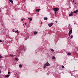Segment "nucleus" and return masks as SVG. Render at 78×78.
<instances>
[{"label":"nucleus","mask_w":78,"mask_h":78,"mask_svg":"<svg viewBox=\"0 0 78 78\" xmlns=\"http://www.w3.org/2000/svg\"><path fill=\"white\" fill-rule=\"evenodd\" d=\"M10 56H11L12 57V56H13V55H10Z\"/></svg>","instance_id":"obj_27"},{"label":"nucleus","mask_w":78,"mask_h":78,"mask_svg":"<svg viewBox=\"0 0 78 78\" xmlns=\"http://www.w3.org/2000/svg\"><path fill=\"white\" fill-rule=\"evenodd\" d=\"M72 37H73V35H72L71 36L70 39H72Z\"/></svg>","instance_id":"obj_19"},{"label":"nucleus","mask_w":78,"mask_h":78,"mask_svg":"<svg viewBox=\"0 0 78 78\" xmlns=\"http://www.w3.org/2000/svg\"><path fill=\"white\" fill-rule=\"evenodd\" d=\"M78 12V10H76L74 11L73 12L74 13H77V12Z\"/></svg>","instance_id":"obj_6"},{"label":"nucleus","mask_w":78,"mask_h":78,"mask_svg":"<svg viewBox=\"0 0 78 78\" xmlns=\"http://www.w3.org/2000/svg\"><path fill=\"white\" fill-rule=\"evenodd\" d=\"M57 12V11H55V14H56V12Z\"/></svg>","instance_id":"obj_23"},{"label":"nucleus","mask_w":78,"mask_h":78,"mask_svg":"<svg viewBox=\"0 0 78 78\" xmlns=\"http://www.w3.org/2000/svg\"><path fill=\"white\" fill-rule=\"evenodd\" d=\"M73 2H74V0H73Z\"/></svg>","instance_id":"obj_31"},{"label":"nucleus","mask_w":78,"mask_h":78,"mask_svg":"<svg viewBox=\"0 0 78 78\" xmlns=\"http://www.w3.org/2000/svg\"><path fill=\"white\" fill-rule=\"evenodd\" d=\"M10 73V72H8V74H9V73Z\"/></svg>","instance_id":"obj_24"},{"label":"nucleus","mask_w":78,"mask_h":78,"mask_svg":"<svg viewBox=\"0 0 78 78\" xmlns=\"http://www.w3.org/2000/svg\"><path fill=\"white\" fill-rule=\"evenodd\" d=\"M12 31H13V32H16V30H14V29H13V30H12Z\"/></svg>","instance_id":"obj_20"},{"label":"nucleus","mask_w":78,"mask_h":78,"mask_svg":"<svg viewBox=\"0 0 78 78\" xmlns=\"http://www.w3.org/2000/svg\"><path fill=\"white\" fill-rule=\"evenodd\" d=\"M72 30H71L69 31V36H70V34H72Z\"/></svg>","instance_id":"obj_3"},{"label":"nucleus","mask_w":78,"mask_h":78,"mask_svg":"<svg viewBox=\"0 0 78 78\" xmlns=\"http://www.w3.org/2000/svg\"><path fill=\"white\" fill-rule=\"evenodd\" d=\"M37 32H35L34 33V34H37Z\"/></svg>","instance_id":"obj_11"},{"label":"nucleus","mask_w":78,"mask_h":78,"mask_svg":"<svg viewBox=\"0 0 78 78\" xmlns=\"http://www.w3.org/2000/svg\"><path fill=\"white\" fill-rule=\"evenodd\" d=\"M51 51L53 52V51H54V50H53V49H51Z\"/></svg>","instance_id":"obj_21"},{"label":"nucleus","mask_w":78,"mask_h":78,"mask_svg":"<svg viewBox=\"0 0 78 78\" xmlns=\"http://www.w3.org/2000/svg\"><path fill=\"white\" fill-rule=\"evenodd\" d=\"M59 9L58 8H54L53 10L54 11H57L59 10Z\"/></svg>","instance_id":"obj_2"},{"label":"nucleus","mask_w":78,"mask_h":78,"mask_svg":"<svg viewBox=\"0 0 78 78\" xmlns=\"http://www.w3.org/2000/svg\"><path fill=\"white\" fill-rule=\"evenodd\" d=\"M55 59V57L53 56L52 57V59Z\"/></svg>","instance_id":"obj_17"},{"label":"nucleus","mask_w":78,"mask_h":78,"mask_svg":"<svg viewBox=\"0 0 78 78\" xmlns=\"http://www.w3.org/2000/svg\"><path fill=\"white\" fill-rule=\"evenodd\" d=\"M47 19H48V18L47 17H44V20H47Z\"/></svg>","instance_id":"obj_9"},{"label":"nucleus","mask_w":78,"mask_h":78,"mask_svg":"<svg viewBox=\"0 0 78 78\" xmlns=\"http://www.w3.org/2000/svg\"><path fill=\"white\" fill-rule=\"evenodd\" d=\"M10 1L11 2L10 3V2H9ZM13 3V1H12V0H10L9 1V3Z\"/></svg>","instance_id":"obj_7"},{"label":"nucleus","mask_w":78,"mask_h":78,"mask_svg":"<svg viewBox=\"0 0 78 78\" xmlns=\"http://www.w3.org/2000/svg\"><path fill=\"white\" fill-rule=\"evenodd\" d=\"M5 77H9V75H5Z\"/></svg>","instance_id":"obj_10"},{"label":"nucleus","mask_w":78,"mask_h":78,"mask_svg":"<svg viewBox=\"0 0 78 78\" xmlns=\"http://www.w3.org/2000/svg\"><path fill=\"white\" fill-rule=\"evenodd\" d=\"M26 40H27V38H26L25 39Z\"/></svg>","instance_id":"obj_32"},{"label":"nucleus","mask_w":78,"mask_h":78,"mask_svg":"<svg viewBox=\"0 0 78 78\" xmlns=\"http://www.w3.org/2000/svg\"><path fill=\"white\" fill-rule=\"evenodd\" d=\"M27 23H25V25H27Z\"/></svg>","instance_id":"obj_29"},{"label":"nucleus","mask_w":78,"mask_h":78,"mask_svg":"<svg viewBox=\"0 0 78 78\" xmlns=\"http://www.w3.org/2000/svg\"><path fill=\"white\" fill-rule=\"evenodd\" d=\"M53 25V23H49L48 24V26H49V27H51V26H52V25Z\"/></svg>","instance_id":"obj_4"},{"label":"nucleus","mask_w":78,"mask_h":78,"mask_svg":"<svg viewBox=\"0 0 78 78\" xmlns=\"http://www.w3.org/2000/svg\"><path fill=\"white\" fill-rule=\"evenodd\" d=\"M23 19H22L21 20V21H23Z\"/></svg>","instance_id":"obj_25"},{"label":"nucleus","mask_w":78,"mask_h":78,"mask_svg":"<svg viewBox=\"0 0 78 78\" xmlns=\"http://www.w3.org/2000/svg\"><path fill=\"white\" fill-rule=\"evenodd\" d=\"M15 59L16 60V61H19V59H18V58H15Z\"/></svg>","instance_id":"obj_15"},{"label":"nucleus","mask_w":78,"mask_h":78,"mask_svg":"<svg viewBox=\"0 0 78 78\" xmlns=\"http://www.w3.org/2000/svg\"><path fill=\"white\" fill-rule=\"evenodd\" d=\"M73 15V12H71L70 14H69V16H72Z\"/></svg>","instance_id":"obj_5"},{"label":"nucleus","mask_w":78,"mask_h":78,"mask_svg":"<svg viewBox=\"0 0 78 78\" xmlns=\"http://www.w3.org/2000/svg\"><path fill=\"white\" fill-rule=\"evenodd\" d=\"M28 19H29L30 21H31L32 20V18H28Z\"/></svg>","instance_id":"obj_14"},{"label":"nucleus","mask_w":78,"mask_h":78,"mask_svg":"<svg viewBox=\"0 0 78 78\" xmlns=\"http://www.w3.org/2000/svg\"><path fill=\"white\" fill-rule=\"evenodd\" d=\"M46 66H50V64H49L48 62H47L44 66V69L45 68Z\"/></svg>","instance_id":"obj_1"},{"label":"nucleus","mask_w":78,"mask_h":78,"mask_svg":"<svg viewBox=\"0 0 78 78\" xmlns=\"http://www.w3.org/2000/svg\"><path fill=\"white\" fill-rule=\"evenodd\" d=\"M24 46H22V48H24Z\"/></svg>","instance_id":"obj_28"},{"label":"nucleus","mask_w":78,"mask_h":78,"mask_svg":"<svg viewBox=\"0 0 78 78\" xmlns=\"http://www.w3.org/2000/svg\"><path fill=\"white\" fill-rule=\"evenodd\" d=\"M0 58H3V57L1 55H0Z\"/></svg>","instance_id":"obj_18"},{"label":"nucleus","mask_w":78,"mask_h":78,"mask_svg":"<svg viewBox=\"0 0 78 78\" xmlns=\"http://www.w3.org/2000/svg\"><path fill=\"white\" fill-rule=\"evenodd\" d=\"M41 24H42V22H41Z\"/></svg>","instance_id":"obj_34"},{"label":"nucleus","mask_w":78,"mask_h":78,"mask_svg":"<svg viewBox=\"0 0 78 78\" xmlns=\"http://www.w3.org/2000/svg\"><path fill=\"white\" fill-rule=\"evenodd\" d=\"M75 4H76V3Z\"/></svg>","instance_id":"obj_35"},{"label":"nucleus","mask_w":78,"mask_h":78,"mask_svg":"<svg viewBox=\"0 0 78 78\" xmlns=\"http://www.w3.org/2000/svg\"><path fill=\"white\" fill-rule=\"evenodd\" d=\"M0 73H1V70L0 69Z\"/></svg>","instance_id":"obj_30"},{"label":"nucleus","mask_w":78,"mask_h":78,"mask_svg":"<svg viewBox=\"0 0 78 78\" xmlns=\"http://www.w3.org/2000/svg\"><path fill=\"white\" fill-rule=\"evenodd\" d=\"M20 67H22V65H21V64H20L19 65Z\"/></svg>","instance_id":"obj_13"},{"label":"nucleus","mask_w":78,"mask_h":78,"mask_svg":"<svg viewBox=\"0 0 78 78\" xmlns=\"http://www.w3.org/2000/svg\"><path fill=\"white\" fill-rule=\"evenodd\" d=\"M2 42V41L1 40H0V42Z\"/></svg>","instance_id":"obj_26"},{"label":"nucleus","mask_w":78,"mask_h":78,"mask_svg":"<svg viewBox=\"0 0 78 78\" xmlns=\"http://www.w3.org/2000/svg\"><path fill=\"white\" fill-rule=\"evenodd\" d=\"M40 10V9H37L36 10V11H38V12H39Z\"/></svg>","instance_id":"obj_16"},{"label":"nucleus","mask_w":78,"mask_h":78,"mask_svg":"<svg viewBox=\"0 0 78 78\" xmlns=\"http://www.w3.org/2000/svg\"><path fill=\"white\" fill-rule=\"evenodd\" d=\"M68 55H71V53L68 52Z\"/></svg>","instance_id":"obj_12"},{"label":"nucleus","mask_w":78,"mask_h":78,"mask_svg":"<svg viewBox=\"0 0 78 78\" xmlns=\"http://www.w3.org/2000/svg\"><path fill=\"white\" fill-rule=\"evenodd\" d=\"M56 23H57L58 22L57 21L55 22Z\"/></svg>","instance_id":"obj_33"},{"label":"nucleus","mask_w":78,"mask_h":78,"mask_svg":"<svg viewBox=\"0 0 78 78\" xmlns=\"http://www.w3.org/2000/svg\"><path fill=\"white\" fill-rule=\"evenodd\" d=\"M15 33H18V34H19V31H18V30H17L16 31L15 30Z\"/></svg>","instance_id":"obj_8"},{"label":"nucleus","mask_w":78,"mask_h":78,"mask_svg":"<svg viewBox=\"0 0 78 78\" xmlns=\"http://www.w3.org/2000/svg\"><path fill=\"white\" fill-rule=\"evenodd\" d=\"M23 25H24V24H23Z\"/></svg>","instance_id":"obj_36"},{"label":"nucleus","mask_w":78,"mask_h":78,"mask_svg":"<svg viewBox=\"0 0 78 78\" xmlns=\"http://www.w3.org/2000/svg\"><path fill=\"white\" fill-rule=\"evenodd\" d=\"M62 68H64V66H62Z\"/></svg>","instance_id":"obj_22"}]
</instances>
